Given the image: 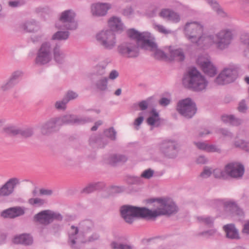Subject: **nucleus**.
Listing matches in <instances>:
<instances>
[{"label": "nucleus", "mask_w": 249, "mask_h": 249, "mask_svg": "<svg viewBox=\"0 0 249 249\" xmlns=\"http://www.w3.org/2000/svg\"><path fill=\"white\" fill-rule=\"evenodd\" d=\"M212 174V172L211 169L208 167H205L203 171L200 174V177L203 178H206L210 177Z\"/></svg>", "instance_id": "nucleus-60"}, {"label": "nucleus", "mask_w": 249, "mask_h": 249, "mask_svg": "<svg viewBox=\"0 0 249 249\" xmlns=\"http://www.w3.org/2000/svg\"><path fill=\"white\" fill-rule=\"evenodd\" d=\"M93 79H95L94 84L97 89L105 91L107 89L108 78L106 76L99 77L97 79L93 77Z\"/></svg>", "instance_id": "nucleus-33"}, {"label": "nucleus", "mask_w": 249, "mask_h": 249, "mask_svg": "<svg viewBox=\"0 0 249 249\" xmlns=\"http://www.w3.org/2000/svg\"><path fill=\"white\" fill-rule=\"evenodd\" d=\"M146 33V32L140 33L134 29H131L127 31L128 36L131 38L136 39L138 42H140Z\"/></svg>", "instance_id": "nucleus-39"}, {"label": "nucleus", "mask_w": 249, "mask_h": 249, "mask_svg": "<svg viewBox=\"0 0 249 249\" xmlns=\"http://www.w3.org/2000/svg\"><path fill=\"white\" fill-rule=\"evenodd\" d=\"M228 177L233 178H241L244 173L243 165L238 163H230L226 165Z\"/></svg>", "instance_id": "nucleus-18"}, {"label": "nucleus", "mask_w": 249, "mask_h": 249, "mask_svg": "<svg viewBox=\"0 0 249 249\" xmlns=\"http://www.w3.org/2000/svg\"><path fill=\"white\" fill-rule=\"evenodd\" d=\"M75 13L72 10H67L62 12L55 27L59 30H74L77 28V23L75 20Z\"/></svg>", "instance_id": "nucleus-5"}, {"label": "nucleus", "mask_w": 249, "mask_h": 249, "mask_svg": "<svg viewBox=\"0 0 249 249\" xmlns=\"http://www.w3.org/2000/svg\"><path fill=\"white\" fill-rule=\"evenodd\" d=\"M234 145L236 147L240 148L247 152H249V142L243 140H238L234 142Z\"/></svg>", "instance_id": "nucleus-46"}, {"label": "nucleus", "mask_w": 249, "mask_h": 249, "mask_svg": "<svg viewBox=\"0 0 249 249\" xmlns=\"http://www.w3.org/2000/svg\"><path fill=\"white\" fill-rule=\"evenodd\" d=\"M214 36L216 48L218 50H223L231 44L233 38V34L231 29L225 28L218 32Z\"/></svg>", "instance_id": "nucleus-9"}, {"label": "nucleus", "mask_w": 249, "mask_h": 249, "mask_svg": "<svg viewBox=\"0 0 249 249\" xmlns=\"http://www.w3.org/2000/svg\"><path fill=\"white\" fill-rule=\"evenodd\" d=\"M128 157L122 154H113L110 155L107 160V162L113 166L118 163H124L127 161Z\"/></svg>", "instance_id": "nucleus-29"}, {"label": "nucleus", "mask_w": 249, "mask_h": 249, "mask_svg": "<svg viewBox=\"0 0 249 249\" xmlns=\"http://www.w3.org/2000/svg\"><path fill=\"white\" fill-rule=\"evenodd\" d=\"M159 150L164 157L174 159L178 153V143L173 139H166L158 144Z\"/></svg>", "instance_id": "nucleus-8"}, {"label": "nucleus", "mask_w": 249, "mask_h": 249, "mask_svg": "<svg viewBox=\"0 0 249 249\" xmlns=\"http://www.w3.org/2000/svg\"><path fill=\"white\" fill-rule=\"evenodd\" d=\"M160 15L163 18L174 23H177L180 20V16L178 13L168 9L162 10L160 13Z\"/></svg>", "instance_id": "nucleus-28"}, {"label": "nucleus", "mask_w": 249, "mask_h": 249, "mask_svg": "<svg viewBox=\"0 0 249 249\" xmlns=\"http://www.w3.org/2000/svg\"><path fill=\"white\" fill-rule=\"evenodd\" d=\"M222 120L225 123H229L232 125H238L241 124L242 121V120L235 118L234 116L232 115H225L222 116Z\"/></svg>", "instance_id": "nucleus-37"}, {"label": "nucleus", "mask_w": 249, "mask_h": 249, "mask_svg": "<svg viewBox=\"0 0 249 249\" xmlns=\"http://www.w3.org/2000/svg\"><path fill=\"white\" fill-rule=\"evenodd\" d=\"M211 205L215 208L223 207L224 209L233 215H236L239 218H242L244 213L237 205L233 201H224L222 200H213L211 202Z\"/></svg>", "instance_id": "nucleus-11"}, {"label": "nucleus", "mask_w": 249, "mask_h": 249, "mask_svg": "<svg viewBox=\"0 0 249 249\" xmlns=\"http://www.w3.org/2000/svg\"><path fill=\"white\" fill-rule=\"evenodd\" d=\"M240 40L241 43L248 47L249 50V33H244L241 34Z\"/></svg>", "instance_id": "nucleus-55"}, {"label": "nucleus", "mask_w": 249, "mask_h": 249, "mask_svg": "<svg viewBox=\"0 0 249 249\" xmlns=\"http://www.w3.org/2000/svg\"><path fill=\"white\" fill-rule=\"evenodd\" d=\"M213 176L217 178H227L228 174L226 169V166L224 170L220 169H215L213 170Z\"/></svg>", "instance_id": "nucleus-45"}, {"label": "nucleus", "mask_w": 249, "mask_h": 249, "mask_svg": "<svg viewBox=\"0 0 249 249\" xmlns=\"http://www.w3.org/2000/svg\"><path fill=\"white\" fill-rule=\"evenodd\" d=\"M112 249H132V247L127 244H119L116 242H112L111 244Z\"/></svg>", "instance_id": "nucleus-51"}, {"label": "nucleus", "mask_w": 249, "mask_h": 249, "mask_svg": "<svg viewBox=\"0 0 249 249\" xmlns=\"http://www.w3.org/2000/svg\"><path fill=\"white\" fill-rule=\"evenodd\" d=\"M154 28L159 32L164 34H167L170 32L169 31L166 30L163 26L160 24H155Z\"/></svg>", "instance_id": "nucleus-63"}, {"label": "nucleus", "mask_w": 249, "mask_h": 249, "mask_svg": "<svg viewBox=\"0 0 249 249\" xmlns=\"http://www.w3.org/2000/svg\"><path fill=\"white\" fill-rule=\"evenodd\" d=\"M55 118L59 126L64 124H81L89 121V118L80 117L76 115L70 114Z\"/></svg>", "instance_id": "nucleus-15"}, {"label": "nucleus", "mask_w": 249, "mask_h": 249, "mask_svg": "<svg viewBox=\"0 0 249 249\" xmlns=\"http://www.w3.org/2000/svg\"><path fill=\"white\" fill-rule=\"evenodd\" d=\"M153 51H154L155 57L157 59L167 57V55L165 53L160 50L158 49L157 47Z\"/></svg>", "instance_id": "nucleus-59"}, {"label": "nucleus", "mask_w": 249, "mask_h": 249, "mask_svg": "<svg viewBox=\"0 0 249 249\" xmlns=\"http://www.w3.org/2000/svg\"><path fill=\"white\" fill-rule=\"evenodd\" d=\"M193 43L202 48H208L214 44V36L213 35L203 34L199 35Z\"/></svg>", "instance_id": "nucleus-20"}, {"label": "nucleus", "mask_w": 249, "mask_h": 249, "mask_svg": "<svg viewBox=\"0 0 249 249\" xmlns=\"http://www.w3.org/2000/svg\"><path fill=\"white\" fill-rule=\"evenodd\" d=\"M99 238V234L97 232H94L92 233V234L88 237L87 241L89 242H94L95 241L98 240Z\"/></svg>", "instance_id": "nucleus-64"}, {"label": "nucleus", "mask_w": 249, "mask_h": 249, "mask_svg": "<svg viewBox=\"0 0 249 249\" xmlns=\"http://www.w3.org/2000/svg\"><path fill=\"white\" fill-rule=\"evenodd\" d=\"M128 182L129 184H139L142 183V178L141 177H130L128 179Z\"/></svg>", "instance_id": "nucleus-58"}, {"label": "nucleus", "mask_w": 249, "mask_h": 249, "mask_svg": "<svg viewBox=\"0 0 249 249\" xmlns=\"http://www.w3.org/2000/svg\"><path fill=\"white\" fill-rule=\"evenodd\" d=\"M150 34L146 33L140 41L142 42L141 47L144 49H151L153 51L157 46L155 43L150 40Z\"/></svg>", "instance_id": "nucleus-30"}, {"label": "nucleus", "mask_w": 249, "mask_h": 249, "mask_svg": "<svg viewBox=\"0 0 249 249\" xmlns=\"http://www.w3.org/2000/svg\"><path fill=\"white\" fill-rule=\"evenodd\" d=\"M20 29L28 33L36 32L40 29L38 23L34 19H30L21 23Z\"/></svg>", "instance_id": "nucleus-24"}, {"label": "nucleus", "mask_w": 249, "mask_h": 249, "mask_svg": "<svg viewBox=\"0 0 249 249\" xmlns=\"http://www.w3.org/2000/svg\"><path fill=\"white\" fill-rule=\"evenodd\" d=\"M184 86L195 91L206 89L208 82L204 76L195 68L188 70L182 79Z\"/></svg>", "instance_id": "nucleus-1"}, {"label": "nucleus", "mask_w": 249, "mask_h": 249, "mask_svg": "<svg viewBox=\"0 0 249 249\" xmlns=\"http://www.w3.org/2000/svg\"><path fill=\"white\" fill-rule=\"evenodd\" d=\"M207 2L209 4L216 12V14L222 18L226 17L227 16V14L225 12L223 9L219 6V4L215 0H207Z\"/></svg>", "instance_id": "nucleus-35"}, {"label": "nucleus", "mask_w": 249, "mask_h": 249, "mask_svg": "<svg viewBox=\"0 0 249 249\" xmlns=\"http://www.w3.org/2000/svg\"><path fill=\"white\" fill-rule=\"evenodd\" d=\"M20 183L19 179L17 178L9 179L0 187V196L7 197L12 195L17 186Z\"/></svg>", "instance_id": "nucleus-16"}, {"label": "nucleus", "mask_w": 249, "mask_h": 249, "mask_svg": "<svg viewBox=\"0 0 249 249\" xmlns=\"http://www.w3.org/2000/svg\"><path fill=\"white\" fill-rule=\"evenodd\" d=\"M94 227L92 221L90 220H85L80 224V227L82 230L83 233H87L90 231Z\"/></svg>", "instance_id": "nucleus-44"}, {"label": "nucleus", "mask_w": 249, "mask_h": 249, "mask_svg": "<svg viewBox=\"0 0 249 249\" xmlns=\"http://www.w3.org/2000/svg\"><path fill=\"white\" fill-rule=\"evenodd\" d=\"M177 110L184 117L191 118L196 113V107L195 103L191 99L186 98L178 102Z\"/></svg>", "instance_id": "nucleus-14"}, {"label": "nucleus", "mask_w": 249, "mask_h": 249, "mask_svg": "<svg viewBox=\"0 0 249 249\" xmlns=\"http://www.w3.org/2000/svg\"><path fill=\"white\" fill-rule=\"evenodd\" d=\"M58 126L56 118H52L40 125V132L42 135L49 136L56 131Z\"/></svg>", "instance_id": "nucleus-17"}, {"label": "nucleus", "mask_w": 249, "mask_h": 249, "mask_svg": "<svg viewBox=\"0 0 249 249\" xmlns=\"http://www.w3.org/2000/svg\"><path fill=\"white\" fill-rule=\"evenodd\" d=\"M105 135L112 140L116 139V132L113 127H110L104 131Z\"/></svg>", "instance_id": "nucleus-52"}, {"label": "nucleus", "mask_w": 249, "mask_h": 249, "mask_svg": "<svg viewBox=\"0 0 249 249\" xmlns=\"http://www.w3.org/2000/svg\"><path fill=\"white\" fill-rule=\"evenodd\" d=\"M226 237L232 240H238L240 238L238 230L232 224H227L223 227Z\"/></svg>", "instance_id": "nucleus-25"}, {"label": "nucleus", "mask_w": 249, "mask_h": 249, "mask_svg": "<svg viewBox=\"0 0 249 249\" xmlns=\"http://www.w3.org/2000/svg\"><path fill=\"white\" fill-rule=\"evenodd\" d=\"M120 212L122 217L128 224L132 223L135 218L149 219V209L145 207L124 205L121 207Z\"/></svg>", "instance_id": "nucleus-2"}, {"label": "nucleus", "mask_w": 249, "mask_h": 249, "mask_svg": "<svg viewBox=\"0 0 249 249\" xmlns=\"http://www.w3.org/2000/svg\"><path fill=\"white\" fill-rule=\"evenodd\" d=\"M154 174V170L151 168H149L148 169L145 170L142 173L140 177H141V178H142L145 179H150L153 176Z\"/></svg>", "instance_id": "nucleus-56"}, {"label": "nucleus", "mask_w": 249, "mask_h": 249, "mask_svg": "<svg viewBox=\"0 0 249 249\" xmlns=\"http://www.w3.org/2000/svg\"><path fill=\"white\" fill-rule=\"evenodd\" d=\"M206 152H217L220 153L221 152V149L215 145L207 144Z\"/></svg>", "instance_id": "nucleus-62"}, {"label": "nucleus", "mask_w": 249, "mask_h": 249, "mask_svg": "<svg viewBox=\"0 0 249 249\" xmlns=\"http://www.w3.org/2000/svg\"><path fill=\"white\" fill-rule=\"evenodd\" d=\"M3 131L7 134L15 136L19 134V128L15 126L11 125L4 127L3 128Z\"/></svg>", "instance_id": "nucleus-43"}, {"label": "nucleus", "mask_w": 249, "mask_h": 249, "mask_svg": "<svg viewBox=\"0 0 249 249\" xmlns=\"http://www.w3.org/2000/svg\"><path fill=\"white\" fill-rule=\"evenodd\" d=\"M106 65H97L94 67L93 70V75L96 76H105L104 75L106 74Z\"/></svg>", "instance_id": "nucleus-42"}, {"label": "nucleus", "mask_w": 249, "mask_h": 249, "mask_svg": "<svg viewBox=\"0 0 249 249\" xmlns=\"http://www.w3.org/2000/svg\"><path fill=\"white\" fill-rule=\"evenodd\" d=\"M34 129L32 127L20 128L19 134L24 138L30 137L34 134Z\"/></svg>", "instance_id": "nucleus-48"}, {"label": "nucleus", "mask_w": 249, "mask_h": 249, "mask_svg": "<svg viewBox=\"0 0 249 249\" xmlns=\"http://www.w3.org/2000/svg\"><path fill=\"white\" fill-rule=\"evenodd\" d=\"M14 86L15 85L8 79L7 81L1 85L0 90L3 92L6 91L13 88Z\"/></svg>", "instance_id": "nucleus-54"}, {"label": "nucleus", "mask_w": 249, "mask_h": 249, "mask_svg": "<svg viewBox=\"0 0 249 249\" xmlns=\"http://www.w3.org/2000/svg\"><path fill=\"white\" fill-rule=\"evenodd\" d=\"M96 40L104 49L110 51L115 48L117 39L115 34L111 30H102L97 34Z\"/></svg>", "instance_id": "nucleus-7"}, {"label": "nucleus", "mask_w": 249, "mask_h": 249, "mask_svg": "<svg viewBox=\"0 0 249 249\" xmlns=\"http://www.w3.org/2000/svg\"><path fill=\"white\" fill-rule=\"evenodd\" d=\"M168 50L171 58L174 60L181 61L185 58V55L183 51L180 49H173L172 46H169Z\"/></svg>", "instance_id": "nucleus-32"}, {"label": "nucleus", "mask_w": 249, "mask_h": 249, "mask_svg": "<svg viewBox=\"0 0 249 249\" xmlns=\"http://www.w3.org/2000/svg\"><path fill=\"white\" fill-rule=\"evenodd\" d=\"M53 44L50 41L43 42L37 51L35 63L38 66L50 63L53 59Z\"/></svg>", "instance_id": "nucleus-4"}, {"label": "nucleus", "mask_w": 249, "mask_h": 249, "mask_svg": "<svg viewBox=\"0 0 249 249\" xmlns=\"http://www.w3.org/2000/svg\"><path fill=\"white\" fill-rule=\"evenodd\" d=\"M157 209L152 211L149 209V219H155L162 215H171L176 213L178 208L175 203L171 199H159L157 201Z\"/></svg>", "instance_id": "nucleus-3"}, {"label": "nucleus", "mask_w": 249, "mask_h": 249, "mask_svg": "<svg viewBox=\"0 0 249 249\" xmlns=\"http://www.w3.org/2000/svg\"><path fill=\"white\" fill-rule=\"evenodd\" d=\"M238 75V69L235 66L225 68L214 80L217 85H225L233 82Z\"/></svg>", "instance_id": "nucleus-12"}, {"label": "nucleus", "mask_w": 249, "mask_h": 249, "mask_svg": "<svg viewBox=\"0 0 249 249\" xmlns=\"http://www.w3.org/2000/svg\"><path fill=\"white\" fill-rule=\"evenodd\" d=\"M33 238L28 234H22L15 237L13 242L15 244H20L24 245H30L33 243Z\"/></svg>", "instance_id": "nucleus-31"}, {"label": "nucleus", "mask_w": 249, "mask_h": 249, "mask_svg": "<svg viewBox=\"0 0 249 249\" xmlns=\"http://www.w3.org/2000/svg\"><path fill=\"white\" fill-rule=\"evenodd\" d=\"M67 99L63 98L62 100L56 101L54 104L55 108L59 110H65L68 104Z\"/></svg>", "instance_id": "nucleus-49"}, {"label": "nucleus", "mask_w": 249, "mask_h": 249, "mask_svg": "<svg viewBox=\"0 0 249 249\" xmlns=\"http://www.w3.org/2000/svg\"><path fill=\"white\" fill-rule=\"evenodd\" d=\"M89 142L90 144H97L100 147H104L107 143L106 139L102 138L100 135H91Z\"/></svg>", "instance_id": "nucleus-36"}, {"label": "nucleus", "mask_w": 249, "mask_h": 249, "mask_svg": "<svg viewBox=\"0 0 249 249\" xmlns=\"http://www.w3.org/2000/svg\"><path fill=\"white\" fill-rule=\"evenodd\" d=\"M105 184L103 182H97L90 183L83 190V192L86 194H89L96 190L102 189L105 187Z\"/></svg>", "instance_id": "nucleus-34"}, {"label": "nucleus", "mask_w": 249, "mask_h": 249, "mask_svg": "<svg viewBox=\"0 0 249 249\" xmlns=\"http://www.w3.org/2000/svg\"><path fill=\"white\" fill-rule=\"evenodd\" d=\"M152 115L147 119V124L151 126H158L159 125V115L155 110L153 109L151 111Z\"/></svg>", "instance_id": "nucleus-38"}, {"label": "nucleus", "mask_w": 249, "mask_h": 249, "mask_svg": "<svg viewBox=\"0 0 249 249\" xmlns=\"http://www.w3.org/2000/svg\"><path fill=\"white\" fill-rule=\"evenodd\" d=\"M26 3V0H14L8 1V6L11 8H15L21 7Z\"/></svg>", "instance_id": "nucleus-50"}, {"label": "nucleus", "mask_w": 249, "mask_h": 249, "mask_svg": "<svg viewBox=\"0 0 249 249\" xmlns=\"http://www.w3.org/2000/svg\"><path fill=\"white\" fill-rule=\"evenodd\" d=\"M70 33L68 31H58L54 34L52 37V40H65L69 38Z\"/></svg>", "instance_id": "nucleus-40"}, {"label": "nucleus", "mask_w": 249, "mask_h": 249, "mask_svg": "<svg viewBox=\"0 0 249 249\" xmlns=\"http://www.w3.org/2000/svg\"><path fill=\"white\" fill-rule=\"evenodd\" d=\"M33 218L35 222L44 226H47L54 220L61 221L63 219V216L59 213L51 210H45L35 214Z\"/></svg>", "instance_id": "nucleus-10"}, {"label": "nucleus", "mask_w": 249, "mask_h": 249, "mask_svg": "<svg viewBox=\"0 0 249 249\" xmlns=\"http://www.w3.org/2000/svg\"><path fill=\"white\" fill-rule=\"evenodd\" d=\"M22 71H17L12 73L8 80L15 86L18 83V79L22 76Z\"/></svg>", "instance_id": "nucleus-47"}, {"label": "nucleus", "mask_w": 249, "mask_h": 249, "mask_svg": "<svg viewBox=\"0 0 249 249\" xmlns=\"http://www.w3.org/2000/svg\"><path fill=\"white\" fill-rule=\"evenodd\" d=\"M194 144L199 150L206 151L207 147V143L205 142H195Z\"/></svg>", "instance_id": "nucleus-61"}, {"label": "nucleus", "mask_w": 249, "mask_h": 249, "mask_svg": "<svg viewBox=\"0 0 249 249\" xmlns=\"http://www.w3.org/2000/svg\"><path fill=\"white\" fill-rule=\"evenodd\" d=\"M79 229L73 225L71 226L68 231V243L73 249H79V243L77 241Z\"/></svg>", "instance_id": "nucleus-23"}, {"label": "nucleus", "mask_w": 249, "mask_h": 249, "mask_svg": "<svg viewBox=\"0 0 249 249\" xmlns=\"http://www.w3.org/2000/svg\"><path fill=\"white\" fill-rule=\"evenodd\" d=\"M197 220L200 223L211 227L213 225L214 219L210 216H201L197 217Z\"/></svg>", "instance_id": "nucleus-41"}, {"label": "nucleus", "mask_w": 249, "mask_h": 249, "mask_svg": "<svg viewBox=\"0 0 249 249\" xmlns=\"http://www.w3.org/2000/svg\"><path fill=\"white\" fill-rule=\"evenodd\" d=\"M25 213V208L16 206L8 208L2 212L1 215L4 218H14Z\"/></svg>", "instance_id": "nucleus-22"}, {"label": "nucleus", "mask_w": 249, "mask_h": 249, "mask_svg": "<svg viewBox=\"0 0 249 249\" xmlns=\"http://www.w3.org/2000/svg\"><path fill=\"white\" fill-rule=\"evenodd\" d=\"M108 26L110 29L113 31H122L124 29V25L121 18L117 17H112L108 20Z\"/></svg>", "instance_id": "nucleus-26"}, {"label": "nucleus", "mask_w": 249, "mask_h": 249, "mask_svg": "<svg viewBox=\"0 0 249 249\" xmlns=\"http://www.w3.org/2000/svg\"><path fill=\"white\" fill-rule=\"evenodd\" d=\"M111 8V5L107 3H97L92 5L91 11L93 16L100 17L106 15Z\"/></svg>", "instance_id": "nucleus-21"}, {"label": "nucleus", "mask_w": 249, "mask_h": 249, "mask_svg": "<svg viewBox=\"0 0 249 249\" xmlns=\"http://www.w3.org/2000/svg\"><path fill=\"white\" fill-rule=\"evenodd\" d=\"M197 63L200 65L202 71L207 75L213 77L217 73L215 67L213 66L209 59L199 57L197 59Z\"/></svg>", "instance_id": "nucleus-19"}, {"label": "nucleus", "mask_w": 249, "mask_h": 249, "mask_svg": "<svg viewBox=\"0 0 249 249\" xmlns=\"http://www.w3.org/2000/svg\"><path fill=\"white\" fill-rule=\"evenodd\" d=\"M119 56L124 58H135L140 54L138 44L133 41H127L120 44L117 48Z\"/></svg>", "instance_id": "nucleus-6"}, {"label": "nucleus", "mask_w": 249, "mask_h": 249, "mask_svg": "<svg viewBox=\"0 0 249 249\" xmlns=\"http://www.w3.org/2000/svg\"><path fill=\"white\" fill-rule=\"evenodd\" d=\"M203 25L197 21L187 22L184 27L185 36L192 43L196 40L197 37L203 33Z\"/></svg>", "instance_id": "nucleus-13"}, {"label": "nucleus", "mask_w": 249, "mask_h": 249, "mask_svg": "<svg viewBox=\"0 0 249 249\" xmlns=\"http://www.w3.org/2000/svg\"><path fill=\"white\" fill-rule=\"evenodd\" d=\"M53 57L55 61L58 63L62 64L65 61L66 55L61 50L60 46L57 43L53 44Z\"/></svg>", "instance_id": "nucleus-27"}, {"label": "nucleus", "mask_w": 249, "mask_h": 249, "mask_svg": "<svg viewBox=\"0 0 249 249\" xmlns=\"http://www.w3.org/2000/svg\"><path fill=\"white\" fill-rule=\"evenodd\" d=\"M28 203L32 205H37L39 206H42L45 203V201L40 198H31L28 200Z\"/></svg>", "instance_id": "nucleus-53"}, {"label": "nucleus", "mask_w": 249, "mask_h": 249, "mask_svg": "<svg viewBox=\"0 0 249 249\" xmlns=\"http://www.w3.org/2000/svg\"><path fill=\"white\" fill-rule=\"evenodd\" d=\"M78 94L72 90H69L64 97L65 99H67L68 103L71 100H72L77 98Z\"/></svg>", "instance_id": "nucleus-57"}]
</instances>
